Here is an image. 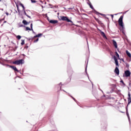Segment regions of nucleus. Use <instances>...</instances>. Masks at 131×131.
Segmentation results:
<instances>
[{
    "instance_id": "f257e3e1",
    "label": "nucleus",
    "mask_w": 131,
    "mask_h": 131,
    "mask_svg": "<svg viewBox=\"0 0 131 131\" xmlns=\"http://www.w3.org/2000/svg\"><path fill=\"white\" fill-rule=\"evenodd\" d=\"M59 20L62 21H67V22H70L71 23H72V21L71 20L69 19L66 16H60V18H58Z\"/></svg>"
},
{
    "instance_id": "f03ea898",
    "label": "nucleus",
    "mask_w": 131,
    "mask_h": 131,
    "mask_svg": "<svg viewBox=\"0 0 131 131\" xmlns=\"http://www.w3.org/2000/svg\"><path fill=\"white\" fill-rule=\"evenodd\" d=\"M123 15H121L118 20L119 25L121 27H123Z\"/></svg>"
},
{
    "instance_id": "7ed1b4c3",
    "label": "nucleus",
    "mask_w": 131,
    "mask_h": 131,
    "mask_svg": "<svg viewBox=\"0 0 131 131\" xmlns=\"http://www.w3.org/2000/svg\"><path fill=\"white\" fill-rule=\"evenodd\" d=\"M23 59H19V60H17L16 61H14L13 63V64H15V65H22V64H23Z\"/></svg>"
},
{
    "instance_id": "20e7f679",
    "label": "nucleus",
    "mask_w": 131,
    "mask_h": 131,
    "mask_svg": "<svg viewBox=\"0 0 131 131\" xmlns=\"http://www.w3.org/2000/svg\"><path fill=\"white\" fill-rule=\"evenodd\" d=\"M114 59L115 61V64L118 66V67H119V64L118 63V60H117V58H116V56H114Z\"/></svg>"
},
{
    "instance_id": "39448f33",
    "label": "nucleus",
    "mask_w": 131,
    "mask_h": 131,
    "mask_svg": "<svg viewBox=\"0 0 131 131\" xmlns=\"http://www.w3.org/2000/svg\"><path fill=\"white\" fill-rule=\"evenodd\" d=\"M125 75L126 77H128V76H130V72H129V70L125 71Z\"/></svg>"
},
{
    "instance_id": "423d86ee",
    "label": "nucleus",
    "mask_w": 131,
    "mask_h": 131,
    "mask_svg": "<svg viewBox=\"0 0 131 131\" xmlns=\"http://www.w3.org/2000/svg\"><path fill=\"white\" fill-rule=\"evenodd\" d=\"M128 104H129L131 103L130 93L129 92H128Z\"/></svg>"
},
{
    "instance_id": "0eeeda50",
    "label": "nucleus",
    "mask_w": 131,
    "mask_h": 131,
    "mask_svg": "<svg viewBox=\"0 0 131 131\" xmlns=\"http://www.w3.org/2000/svg\"><path fill=\"white\" fill-rule=\"evenodd\" d=\"M9 67L10 68H12V69L14 70V71H17V72H19V71L18 70V69H17V68H16L15 66H9Z\"/></svg>"
},
{
    "instance_id": "6e6552de",
    "label": "nucleus",
    "mask_w": 131,
    "mask_h": 131,
    "mask_svg": "<svg viewBox=\"0 0 131 131\" xmlns=\"http://www.w3.org/2000/svg\"><path fill=\"white\" fill-rule=\"evenodd\" d=\"M50 23L51 24H57L58 23V20H51L49 21Z\"/></svg>"
},
{
    "instance_id": "1a4fd4ad",
    "label": "nucleus",
    "mask_w": 131,
    "mask_h": 131,
    "mask_svg": "<svg viewBox=\"0 0 131 131\" xmlns=\"http://www.w3.org/2000/svg\"><path fill=\"white\" fill-rule=\"evenodd\" d=\"M115 73L117 74V75H119V69L117 67H116L115 69Z\"/></svg>"
},
{
    "instance_id": "9d476101",
    "label": "nucleus",
    "mask_w": 131,
    "mask_h": 131,
    "mask_svg": "<svg viewBox=\"0 0 131 131\" xmlns=\"http://www.w3.org/2000/svg\"><path fill=\"white\" fill-rule=\"evenodd\" d=\"M100 33H101V35H102V36H103V37L104 38H106L107 39V37H106V35L105 34V33H104V32L100 30Z\"/></svg>"
},
{
    "instance_id": "9b49d317",
    "label": "nucleus",
    "mask_w": 131,
    "mask_h": 131,
    "mask_svg": "<svg viewBox=\"0 0 131 131\" xmlns=\"http://www.w3.org/2000/svg\"><path fill=\"white\" fill-rule=\"evenodd\" d=\"M113 43L116 49H117L118 46H117V43L116 42V41L115 40H113Z\"/></svg>"
},
{
    "instance_id": "f8f14e48",
    "label": "nucleus",
    "mask_w": 131,
    "mask_h": 131,
    "mask_svg": "<svg viewBox=\"0 0 131 131\" xmlns=\"http://www.w3.org/2000/svg\"><path fill=\"white\" fill-rule=\"evenodd\" d=\"M126 54L128 56V57H129V58H131L130 53H129V52H128V51H127V50L126 51Z\"/></svg>"
},
{
    "instance_id": "ddd939ff",
    "label": "nucleus",
    "mask_w": 131,
    "mask_h": 131,
    "mask_svg": "<svg viewBox=\"0 0 131 131\" xmlns=\"http://www.w3.org/2000/svg\"><path fill=\"white\" fill-rule=\"evenodd\" d=\"M41 35H42V34L39 33V34L34 36V38H35V37H40V36H41Z\"/></svg>"
},
{
    "instance_id": "4468645a",
    "label": "nucleus",
    "mask_w": 131,
    "mask_h": 131,
    "mask_svg": "<svg viewBox=\"0 0 131 131\" xmlns=\"http://www.w3.org/2000/svg\"><path fill=\"white\" fill-rule=\"evenodd\" d=\"M126 115H127L128 119L129 121V120H130V119L129 118V114H128V111H127V110H126Z\"/></svg>"
},
{
    "instance_id": "2eb2a0df",
    "label": "nucleus",
    "mask_w": 131,
    "mask_h": 131,
    "mask_svg": "<svg viewBox=\"0 0 131 131\" xmlns=\"http://www.w3.org/2000/svg\"><path fill=\"white\" fill-rule=\"evenodd\" d=\"M23 24H24L25 25H27V24H28V23L27 22V21L24 20L23 21Z\"/></svg>"
},
{
    "instance_id": "dca6fc26",
    "label": "nucleus",
    "mask_w": 131,
    "mask_h": 131,
    "mask_svg": "<svg viewBox=\"0 0 131 131\" xmlns=\"http://www.w3.org/2000/svg\"><path fill=\"white\" fill-rule=\"evenodd\" d=\"M88 5L90 6L91 9H92V10H94V7H93V5H92V4L88 3Z\"/></svg>"
},
{
    "instance_id": "f3484780",
    "label": "nucleus",
    "mask_w": 131,
    "mask_h": 131,
    "mask_svg": "<svg viewBox=\"0 0 131 131\" xmlns=\"http://www.w3.org/2000/svg\"><path fill=\"white\" fill-rule=\"evenodd\" d=\"M20 6H21V7H22V8L23 9V11H24V10H25V7H24V5H23V4L20 3Z\"/></svg>"
},
{
    "instance_id": "a211bd4d",
    "label": "nucleus",
    "mask_w": 131,
    "mask_h": 131,
    "mask_svg": "<svg viewBox=\"0 0 131 131\" xmlns=\"http://www.w3.org/2000/svg\"><path fill=\"white\" fill-rule=\"evenodd\" d=\"M115 55L116 56V57H117L118 59H119V54H118V53H117V52H115Z\"/></svg>"
},
{
    "instance_id": "6ab92c4d",
    "label": "nucleus",
    "mask_w": 131,
    "mask_h": 131,
    "mask_svg": "<svg viewBox=\"0 0 131 131\" xmlns=\"http://www.w3.org/2000/svg\"><path fill=\"white\" fill-rule=\"evenodd\" d=\"M25 43V41L24 40H21V45L23 46Z\"/></svg>"
},
{
    "instance_id": "aec40b11",
    "label": "nucleus",
    "mask_w": 131,
    "mask_h": 131,
    "mask_svg": "<svg viewBox=\"0 0 131 131\" xmlns=\"http://www.w3.org/2000/svg\"><path fill=\"white\" fill-rule=\"evenodd\" d=\"M16 38H17V39H21V36L20 35L16 36Z\"/></svg>"
},
{
    "instance_id": "412c9836",
    "label": "nucleus",
    "mask_w": 131,
    "mask_h": 131,
    "mask_svg": "<svg viewBox=\"0 0 131 131\" xmlns=\"http://www.w3.org/2000/svg\"><path fill=\"white\" fill-rule=\"evenodd\" d=\"M31 3H32V4H34V3H36L37 1L35 0H31Z\"/></svg>"
},
{
    "instance_id": "4be33fe9",
    "label": "nucleus",
    "mask_w": 131,
    "mask_h": 131,
    "mask_svg": "<svg viewBox=\"0 0 131 131\" xmlns=\"http://www.w3.org/2000/svg\"><path fill=\"white\" fill-rule=\"evenodd\" d=\"M126 64V67L127 68H129V64L127 63H125Z\"/></svg>"
},
{
    "instance_id": "5701e85b",
    "label": "nucleus",
    "mask_w": 131,
    "mask_h": 131,
    "mask_svg": "<svg viewBox=\"0 0 131 131\" xmlns=\"http://www.w3.org/2000/svg\"><path fill=\"white\" fill-rule=\"evenodd\" d=\"M26 30H32V29H30L29 27H26Z\"/></svg>"
},
{
    "instance_id": "b1692460",
    "label": "nucleus",
    "mask_w": 131,
    "mask_h": 131,
    "mask_svg": "<svg viewBox=\"0 0 131 131\" xmlns=\"http://www.w3.org/2000/svg\"><path fill=\"white\" fill-rule=\"evenodd\" d=\"M120 82H121L122 83H123V84L124 85H125V84L124 82H123V80H121L120 81Z\"/></svg>"
},
{
    "instance_id": "393cba45",
    "label": "nucleus",
    "mask_w": 131,
    "mask_h": 131,
    "mask_svg": "<svg viewBox=\"0 0 131 131\" xmlns=\"http://www.w3.org/2000/svg\"><path fill=\"white\" fill-rule=\"evenodd\" d=\"M38 41V38H37L36 40H34V42H37Z\"/></svg>"
},
{
    "instance_id": "a878e982",
    "label": "nucleus",
    "mask_w": 131,
    "mask_h": 131,
    "mask_svg": "<svg viewBox=\"0 0 131 131\" xmlns=\"http://www.w3.org/2000/svg\"><path fill=\"white\" fill-rule=\"evenodd\" d=\"M4 20H5V18L0 19V23H2V22H3V21H4Z\"/></svg>"
},
{
    "instance_id": "bb28decb",
    "label": "nucleus",
    "mask_w": 131,
    "mask_h": 131,
    "mask_svg": "<svg viewBox=\"0 0 131 131\" xmlns=\"http://www.w3.org/2000/svg\"><path fill=\"white\" fill-rule=\"evenodd\" d=\"M23 11H24V12L25 15H26V16H27L28 15H27V13H26V12L25 11V10H23Z\"/></svg>"
},
{
    "instance_id": "cd10ccee",
    "label": "nucleus",
    "mask_w": 131,
    "mask_h": 131,
    "mask_svg": "<svg viewBox=\"0 0 131 131\" xmlns=\"http://www.w3.org/2000/svg\"><path fill=\"white\" fill-rule=\"evenodd\" d=\"M110 15L111 16L112 19H113V18H114V16L113 15V14H111V15Z\"/></svg>"
},
{
    "instance_id": "c85d7f7f",
    "label": "nucleus",
    "mask_w": 131,
    "mask_h": 131,
    "mask_svg": "<svg viewBox=\"0 0 131 131\" xmlns=\"http://www.w3.org/2000/svg\"><path fill=\"white\" fill-rule=\"evenodd\" d=\"M32 26H33L32 24H31V28L32 30H33V29H32Z\"/></svg>"
},
{
    "instance_id": "c756f323",
    "label": "nucleus",
    "mask_w": 131,
    "mask_h": 131,
    "mask_svg": "<svg viewBox=\"0 0 131 131\" xmlns=\"http://www.w3.org/2000/svg\"><path fill=\"white\" fill-rule=\"evenodd\" d=\"M71 98H72V99H73L74 100L76 101V100H75V98H74V97H72V96H71Z\"/></svg>"
},
{
    "instance_id": "7c9ffc66",
    "label": "nucleus",
    "mask_w": 131,
    "mask_h": 131,
    "mask_svg": "<svg viewBox=\"0 0 131 131\" xmlns=\"http://www.w3.org/2000/svg\"><path fill=\"white\" fill-rule=\"evenodd\" d=\"M16 7H17V10H19V6H18V5H16Z\"/></svg>"
},
{
    "instance_id": "2f4dec72",
    "label": "nucleus",
    "mask_w": 131,
    "mask_h": 131,
    "mask_svg": "<svg viewBox=\"0 0 131 131\" xmlns=\"http://www.w3.org/2000/svg\"><path fill=\"white\" fill-rule=\"evenodd\" d=\"M68 10H73V8H68Z\"/></svg>"
},
{
    "instance_id": "473e14b6",
    "label": "nucleus",
    "mask_w": 131,
    "mask_h": 131,
    "mask_svg": "<svg viewBox=\"0 0 131 131\" xmlns=\"http://www.w3.org/2000/svg\"><path fill=\"white\" fill-rule=\"evenodd\" d=\"M27 17H28V18H31V17L30 16H29V15H27Z\"/></svg>"
},
{
    "instance_id": "72a5a7b5",
    "label": "nucleus",
    "mask_w": 131,
    "mask_h": 131,
    "mask_svg": "<svg viewBox=\"0 0 131 131\" xmlns=\"http://www.w3.org/2000/svg\"><path fill=\"white\" fill-rule=\"evenodd\" d=\"M127 12H128V10L125 11V12L124 13V14H126V13H127Z\"/></svg>"
},
{
    "instance_id": "f704fd0d",
    "label": "nucleus",
    "mask_w": 131,
    "mask_h": 131,
    "mask_svg": "<svg viewBox=\"0 0 131 131\" xmlns=\"http://www.w3.org/2000/svg\"><path fill=\"white\" fill-rule=\"evenodd\" d=\"M6 15H7V16H8L9 15V13L7 12Z\"/></svg>"
},
{
    "instance_id": "c9c22d12",
    "label": "nucleus",
    "mask_w": 131,
    "mask_h": 131,
    "mask_svg": "<svg viewBox=\"0 0 131 131\" xmlns=\"http://www.w3.org/2000/svg\"><path fill=\"white\" fill-rule=\"evenodd\" d=\"M122 61L124 63V60L123 59H122Z\"/></svg>"
},
{
    "instance_id": "e433bc0d",
    "label": "nucleus",
    "mask_w": 131,
    "mask_h": 131,
    "mask_svg": "<svg viewBox=\"0 0 131 131\" xmlns=\"http://www.w3.org/2000/svg\"><path fill=\"white\" fill-rule=\"evenodd\" d=\"M4 23H7V21H4Z\"/></svg>"
},
{
    "instance_id": "4c0bfd02",
    "label": "nucleus",
    "mask_w": 131,
    "mask_h": 131,
    "mask_svg": "<svg viewBox=\"0 0 131 131\" xmlns=\"http://www.w3.org/2000/svg\"><path fill=\"white\" fill-rule=\"evenodd\" d=\"M115 16H116V15H118V13L115 14Z\"/></svg>"
},
{
    "instance_id": "58836bf2",
    "label": "nucleus",
    "mask_w": 131,
    "mask_h": 131,
    "mask_svg": "<svg viewBox=\"0 0 131 131\" xmlns=\"http://www.w3.org/2000/svg\"><path fill=\"white\" fill-rule=\"evenodd\" d=\"M63 92H65V93H66V91H64V90H63Z\"/></svg>"
},
{
    "instance_id": "ea45409f",
    "label": "nucleus",
    "mask_w": 131,
    "mask_h": 131,
    "mask_svg": "<svg viewBox=\"0 0 131 131\" xmlns=\"http://www.w3.org/2000/svg\"><path fill=\"white\" fill-rule=\"evenodd\" d=\"M57 15H59V13H57Z\"/></svg>"
},
{
    "instance_id": "a19ab883",
    "label": "nucleus",
    "mask_w": 131,
    "mask_h": 131,
    "mask_svg": "<svg viewBox=\"0 0 131 131\" xmlns=\"http://www.w3.org/2000/svg\"><path fill=\"white\" fill-rule=\"evenodd\" d=\"M85 71H86V68L85 69Z\"/></svg>"
},
{
    "instance_id": "79ce46f5",
    "label": "nucleus",
    "mask_w": 131,
    "mask_h": 131,
    "mask_svg": "<svg viewBox=\"0 0 131 131\" xmlns=\"http://www.w3.org/2000/svg\"><path fill=\"white\" fill-rule=\"evenodd\" d=\"M2 0H0V2H2Z\"/></svg>"
},
{
    "instance_id": "37998d69",
    "label": "nucleus",
    "mask_w": 131,
    "mask_h": 131,
    "mask_svg": "<svg viewBox=\"0 0 131 131\" xmlns=\"http://www.w3.org/2000/svg\"><path fill=\"white\" fill-rule=\"evenodd\" d=\"M42 8H43V6H42Z\"/></svg>"
}]
</instances>
